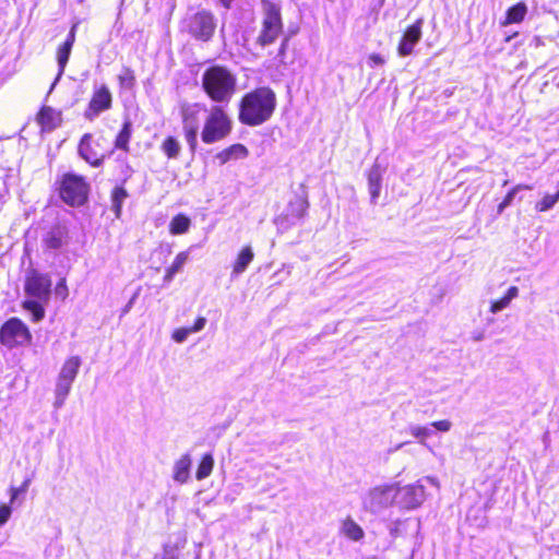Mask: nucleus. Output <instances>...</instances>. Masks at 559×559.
Masks as SVG:
<instances>
[{"label": "nucleus", "mask_w": 559, "mask_h": 559, "mask_svg": "<svg viewBox=\"0 0 559 559\" xmlns=\"http://www.w3.org/2000/svg\"><path fill=\"white\" fill-rule=\"evenodd\" d=\"M216 159H218L221 164H226L227 162H229L231 158L228 148H225L222 152L217 153Z\"/></svg>", "instance_id": "obj_43"}, {"label": "nucleus", "mask_w": 559, "mask_h": 559, "mask_svg": "<svg viewBox=\"0 0 559 559\" xmlns=\"http://www.w3.org/2000/svg\"><path fill=\"white\" fill-rule=\"evenodd\" d=\"M308 201L304 198L296 197L292 200L287 207L286 218L290 224H294L295 221L301 219L307 212Z\"/></svg>", "instance_id": "obj_17"}, {"label": "nucleus", "mask_w": 559, "mask_h": 559, "mask_svg": "<svg viewBox=\"0 0 559 559\" xmlns=\"http://www.w3.org/2000/svg\"><path fill=\"white\" fill-rule=\"evenodd\" d=\"M75 28H76V25H73L69 35H68V38L64 43H70V47L73 46V43L75 40Z\"/></svg>", "instance_id": "obj_44"}, {"label": "nucleus", "mask_w": 559, "mask_h": 559, "mask_svg": "<svg viewBox=\"0 0 559 559\" xmlns=\"http://www.w3.org/2000/svg\"><path fill=\"white\" fill-rule=\"evenodd\" d=\"M189 227L190 219L183 214L176 215L169 224V230L173 235L185 234L188 231Z\"/></svg>", "instance_id": "obj_27"}, {"label": "nucleus", "mask_w": 559, "mask_h": 559, "mask_svg": "<svg viewBox=\"0 0 559 559\" xmlns=\"http://www.w3.org/2000/svg\"><path fill=\"white\" fill-rule=\"evenodd\" d=\"M368 62L370 67H377L383 64L384 59L378 53H372L369 56Z\"/></svg>", "instance_id": "obj_42"}, {"label": "nucleus", "mask_w": 559, "mask_h": 559, "mask_svg": "<svg viewBox=\"0 0 559 559\" xmlns=\"http://www.w3.org/2000/svg\"><path fill=\"white\" fill-rule=\"evenodd\" d=\"M106 139L99 136L94 139L91 133H85L79 143L78 152L80 157L87 162L93 167H99L107 155L112 154V151L107 152L104 147Z\"/></svg>", "instance_id": "obj_7"}, {"label": "nucleus", "mask_w": 559, "mask_h": 559, "mask_svg": "<svg viewBox=\"0 0 559 559\" xmlns=\"http://www.w3.org/2000/svg\"><path fill=\"white\" fill-rule=\"evenodd\" d=\"M402 525V522L397 521L393 523L391 527V535L396 536L400 533V526Z\"/></svg>", "instance_id": "obj_46"}, {"label": "nucleus", "mask_w": 559, "mask_h": 559, "mask_svg": "<svg viewBox=\"0 0 559 559\" xmlns=\"http://www.w3.org/2000/svg\"><path fill=\"white\" fill-rule=\"evenodd\" d=\"M382 173L380 166L374 164L368 173V189L370 193V202L377 203L381 192Z\"/></svg>", "instance_id": "obj_16"}, {"label": "nucleus", "mask_w": 559, "mask_h": 559, "mask_svg": "<svg viewBox=\"0 0 559 559\" xmlns=\"http://www.w3.org/2000/svg\"><path fill=\"white\" fill-rule=\"evenodd\" d=\"M407 431L413 436L420 444L427 445V439L431 436L432 430L428 426H420L412 424L407 427Z\"/></svg>", "instance_id": "obj_26"}, {"label": "nucleus", "mask_w": 559, "mask_h": 559, "mask_svg": "<svg viewBox=\"0 0 559 559\" xmlns=\"http://www.w3.org/2000/svg\"><path fill=\"white\" fill-rule=\"evenodd\" d=\"M395 503L406 510L418 508L426 499L425 487L420 481L399 487L395 484Z\"/></svg>", "instance_id": "obj_11"}, {"label": "nucleus", "mask_w": 559, "mask_h": 559, "mask_svg": "<svg viewBox=\"0 0 559 559\" xmlns=\"http://www.w3.org/2000/svg\"><path fill=\"white\" fill-rule=\"evenodd\" d=\"M160 148L168 158L175 159L180 154L181 145L180 142L175 136H167L163 141Z\"/></svg>", "instance_id": "obj_24"}, {"label": "nucleus", "mask_w": 559, "mask_h": 559, "mask_svg": "<svg viewBox=\"0 0 559 559\" xmlns=\"http://www.w3.org/2000/svg\"><path fill=\"white\" fill-rule=\"evenodd\" d=\"M24 308L32 313L35 322L40 321L45 316V310L37 300H26Z\"/></svg>", "instance_id": "obj_33"}, {"label": "nucleus", "mask_w": 559, "mask_h": 559, "mask_svg": "<svg viewBox=\"0 0 559 559\" xmlns=\"http://www.w3.org/2000/svg\"><path fill=\"white\" fill-rule=\"evenodd\" d=\"M254 258V253L252 251V248L250 246H246L241 249V251L238 253L236 261L233 265V276H238L242 274L248 265L252 262Z\"/></svg>", "instance_id": "obj_19"}, {"label": "nucleus", "mask_w": 559, "mask_h": 559, "mask_svg": "<svg viewBox=\"0 0 559 559\" xmlns=\"http://www.w3.org/2000/svg\"><path fill=\"white\" fill-rule=\"evenodd\" d=\"M532 187L528 186V185H516L514 186L508 193L507 195L504 197L503 201L497 206V212L498 214H502L504 209L510 206L511 203L513 202L516 193L521 190H531Z\"/></svg>", "instance_id": "obj_30"}, {"label": "nucleus", "mask_w": 559, "mask_h": 559, "mask_svg": "<svg viewBox=\"0 0 559 559\" xmlns=\"http://www.w3.org/2000/svg\"><path fill=\"white\" fill-rule=\"evenodd\" d=\"M190 334L189 328H180L173 332L171 337L176 343H183Z\"/></svg>", "instance_id": "obj_38"}, {"label": "nucleus", "mask_w": 559, "mask_h": 559, "mask_svg": "<svg viewBox=\"0 0 559 559\" xmlns=\"http://www.w3.org/2000/svg\"><path fill=\"white\" fill-rule=\"evenodd\" d=\"M72 47H70V43H63L57 51V60L59 64V76L63 73L66 64L69 60L70 52Z\"/></svg>", "instance_id": "obj_32"}, {"label": "nucleus", "mask_w": 559, "mask_h": 559, "mask_svg": "<svg viewBox=\"0 0 559 559\" xmlns=\"http://www.w3.org/2000/svg\"><path fill=\"white\" fill-rule=\"evenodd\" d=\"M264 14L263 27L258 37V43L263 47L274 43L282 32L280 8L267 2L264 4Z\"/></svg>", "instance_id": "obj_9"}, {"label": "nucleus", "mask_w": 559, "mask_h": 559, "mask_svg": "<svg viewBox=\"0 0 559 559\" xmlns=\"http://www.w3.org/2000/svg\"><path fill=\"white\" fill-rule=\"evenodd\" d=\"M111 106V94L107 86L103 85L96 90L90 102L88 109L85 111V117L93 120L102 111L109 109Z\"/></svg>", "instance_id": "obj_12"}, {"label": "nucleus", "mask_w": 559, "mask_h": 559, "mask_svg": "<svg viewBox=\"0 0 559 559\" xmlns=\"http://www.w3.org/2000/svg\"><path fill=\"white\" fill-rule=\"evenodd\" d=\"M119 83L124 88H132L135 83V76L131 69L123 68L118 76Z\"/></svg>", "instance_id": "obj_34"}, {"label": "nucleus", "mask_w": 559, "mask_h": 559, "mask_svg": "<svg viewBox=\"0 0 559 559\" xmlns=\"http://www.w3.org/2000/svg\"><path fill=\"white\" fill-rule=\"evenodd\" d=\"M189 257L190 250L181 251L175 257L171 265L166 270V273L164 275V282L166 284L170 283L174 276L182 271L185 264L189 260Z\"/></svg>", "instance_id": "obj_22"}, {"label": "nucleus", "mask_w": 559, "mask_h": 559, "mask_svg": "<svg viewBox=\"0 0 559 559\" xmlns=\"http://www.w3.org/2000/svg\"><path fill=\"white\" fill-rule=\"evenodd\" d=\"M29 484H31V479L27 478L23 481V484L20 487H11L10 488V502L14 503L17 500L20 495H24L27 491Z\"/></svg>", "instance_id": "obj_36"}, {"label": "nucleus", "mask_w": 559, "mask_h": 559, "mask_svg": "<svg viewBox=\"0 0 559 559\" xmlns=\"http://www.w3.org/2000/svg\"><path fill=\"white\" fill-rule=\"evenodd\" d=\"M236 75L226 67L212 66L202 74V88L218 104H228L236 92Z\"/></svg>", "instance_id": "obj_3"}, {"label": "nucleus", "mask_w": 559, "mask_h": 559, "mask_svg": "<svg viewBox=\"0 0 559 559\" xmlns=\"http://www.w3.org/2000/svg\"><path fill=\"white\" fill-rule=\"evenodd\" d=\"M88 185L82 176L66 174L60 185L61 199L72 205H81L87 198Z\"/></svg>", "instance_id": "obj_6"}, {"label": "nucleus", "mask_w": 559, "mask_h": 559, "mask_svg": "<svg viewBox=\"0 0 559 559\" xmlns=\"http://www.w3.org/2000/svg\"><path fill=\"white\" fill-rule=\"evenodd\" d=\"M559 201V190L555 194H545L544 198L535 204L537 212H547L551 210Z\"/></svg>", "instance_id": "obj_31"}, {"label": "nucleus", "mask_w": 559, "mask_h": 559, "mask_svg": "<svg viewBox=\"0 0 559 559\" xmlns=\"http://www.w3.org/2000/svg\"><path fill=\"white\" fill-rule=\"evenodd\" d=\"M215 28V17L210 11L202 10L187 19V29L189 34L198 40H210Z\"/></svg>", "instance_id": "obj_8"}, {"label": "nucleus", "mask_w": 559, "mask_h": 559, "mask_svg": "<svg viewBox=\"0 0 559 559\" xmlns=\"http://www.w3.org/2000/svg\"><path fill=\"white\" fill-rule=\"evenodd\" d=\"M192 460L190 454L181 455L175 463L173 467V478L176 483L186 484L190 477V468H191Z\"/></svg>", "instance_id": "obj_15"}, {"label": "nucleus", "mask_w": 559, "mask_h": 559, "mask_svg": "<svg viewBox=\"0 0 559 559\" xmlns=\"http://www.w3.org/2000/svg\"><path fill=\"white\" fill-rule=\"evenodd\" d=\"M213 466H214V459H213L212 454H210V453L205 454L202 457V460L198 466V469L195 473L197 479L202 480V479L209 477L213 471Z\"/></svg>", "instance_id": "obj_28"}, {"label": "nucleus", "mask_w": 559, "mask_h": 559, "mask_svg": "<svg viewBox=\"0 0 559 559\" xmlns=\"http://www.w3.org/2000/svg\"><path fill=\"white\" fill-rule=\"evenodd\" d=\"M136 296H138V294H134V295H133V297H132V298L129 300V302L126 305V307H124V308H123V310H122V313H123V314L128 313V312L131 310V308H132V306H133V304H134V300L136 299Z\"/></svg>", "instance_id": "obj_45"}, {"label": "nucleus", "mask_w": 559, "mask_h": 559, "mask_svg": "<svg viewBox=\"0 0 559 559\" xmlns=\"http://www.w3.org/2000/svg\"><path fill=\"white\" fill-rule=\"evenodd\" d=\"M430 427H433L435 429L442 431V432H448L452 427V423L448 419H442V420H438V421H432L430 424Z\"/></svg>", "instance_id": "obj_40"}, {"label": "nucleus", "mask_w": 559, "mask_h": 559, "mask_svg": "<svg viewBox=\"0 0 559 559\" xmlns=\"http://www.w3.org/2000/svg\"><path fill=\"white\" fill-rule=\"evenodd\" d=\"M12 509L8 504L0 506V527L3 526L10 519Z\"/></svg>", "instance_id": "obj_39"}, {"label": "nucleus", "mask_w": 559, "mask_h": 559, "mask_svg": "<svg viewBox=\"0 0 559 559\" xmlns=\"http://www.w3.org/2000/svg\"><path fill=\"white\" fill-rule=\"evenodd\" d=\"M131 134H132V123H131V121L126 120L123 122V126H122L120 132L116 136L115 147L119 148V150H122L124 152H128L129 151V141L131 139Z\"/></svg>", "instance_id": "obj_23"}, {"label": "nucleus", "mask_w": 559, "mask_h": 559, "mask_svg": "<svg viewBox=\"0 0 559 559\" xmlns=\"http://www.w3.org/2000/svg\"><path fill=\"white\" fill-rule=\"evenodd\" d=\"M82 360L79 356H71L63 362L55 388V408L63 406L67 396L71 391L72 383L74 382Z\"/></svg>", "instance_id": "obj_4"}, {"label": "nucleus", "mask_w": 559, "mask_h": 559, "mask_svg": "<svg viewBox=\"0 0 559 559\" xmlns=\"http://www.w3.org/2000/svg\"><path fill=\"white\" fill-rule=\"evenodd\" d=\"M519 293L520 290L516 286L509 287L507 293L500 299L491 301L489 311L492 314H496L507 309L511 305L512 300L519 297Z\"/></svg>", "instance_id": "obj_20"}, {"label": "nucleus", "mask_w": 559, "mask_h": 559, "mask_svg": "<svg viewBox=\"0 0 559 559\" xmlns=\"http://www.w3.org/2000/svg\"><path fill=\"white\" fill-rule=\"evenodd\" d=\"M276 107V95L270 87H259L247 93L240 103L239 120L248 126L267 121Z\"/></svg>", "instance_id": "obj_2"}, {"label": "nucleus", "mask_w": 559, "mask_h": 559, "mask_svg": "<svg viewBox=\"0 0 559 559\" xmlns=\"http://www.w3.org/2000/svg\"><path fill=\"white\" fill-rule=\"evenodd\" d=\"M474 340L475 341H481L483 340V334L481 333L476 334V336H474Z\"/></svg>", "instance_id": "obj_50"}, {"label": "nucleus", "mask_w": 559, "mask_h": 559, "mask_svg": "<svg viewBox=\"0 0 559 559\" xmlns=\"http://www.w3.org/2000/svg\"><path fill=\"white\" fill-rule=\"evenodd\" d=\"M395 484L376 486L362 497V509L372 514H379L395 503Z\"/></svg>", "instance_id": "obj_5"}, {"label": "nucleus", "mask_w": 559, "mask_h": 559, "mask_svg": "<svg viewBox=\"0 0 559 559\" xmlns=\"http://www.w3.org/2000/svg\"><path fill=\"white\" fill-rule=\"evenodd\" d=\"M425 480L428 481L429 484L436 486V487H439V481L436 477H432V476H427L425 477Z\"/></svg>", "instance_id": "obj_47"}, {"label": "nucleus", "mask_w": 559, "mask_h": 559, "mask_svg": "<svg viewBox=\"0 0 559 559\" xmlns=\"http://www.w3.org/2000/svg\"><path fill=\"white\" fill-rule=\"evenodd\" d=\"M227 148L231 159L246 158L249 154L248 148L240 143L233 144Z\"/></svg>", "instance_id": "obj_35"}, {"label": "nucleus", "mask_w": 559, "mask_h": 559, "mask_svg": "<svg viewBox=\"0 0 559 559\" xmlns=\"http://www.w3.org/2000/svg\"><path fill=\"white\" fill-rule=\"evenodd\" d=\"M38 122L45 130H52L61 122V117L58 111L50 107H44L38 115Z\"/></svg>", "instance_id": "obj_21"}, {"label": "nucleus", "mask_w": 559, "mask_h": 559, "mask_svg": "<svg viewBox=\"0 0 559 559\" xmlns=\"http://www.w3.org/2000/svg\"><path fill=\"white\" fill-rule=\"evenodd\" d=\"M527 12L526 5L522 2L511 7L507 12L506 24L519 23L523 21Z\"/></svg>", "instance_id": "obj_29"}, {"label": "nucleus", "mask_w": 559, "mask_h": 559, "mask_svg": "<svg viewBox=\"0 0 559 559\" xmlns=\"http://www.w3.org/2000/svg\"><path fill=\"white\" fill-rule=\"evenodd\" d=\"M127 198V191L123 188H115L112 191V202L117 214H119L121 204Z\"/></svg>", "instance_id": "obj_37"}, {"label": "nucleus", "mask_w": 559, "mask_h": 559, "mask_svg": "<svg viewBox=\"0 0 559 559\" xmlns=\"http://www.w3.org/2000/svg\"><path fill=\"white\" fill-rule=\"evenodd\" d=\"M205 324H206V319L203 317H200L197 319L193 326L189 328V331H191V333L200 332L201 330L204 329Z\"/></svg>", "instance_id": "obj_41"}, {"label": "nucleus", "mask_w": 559, "mask_h": 559, "mask_svg": "<svg viewBox=\"0 0 559 559\" xmlns=\"http://www.w3.org/2000/svg\"><path fill=\"white\" fill-rule=\"evenodd\" d=\"M407 443H408V442H402V443H399V444L394 448V450H395V451H397V450L402 449L404 445H406Z\"/></svg>", "instance_id": "obj_49"}, {"label": "nucleus", "mask_w": 559, "mask_h": 559, "mask_svg": "<svg viewBox=\"0 0 559 559\" xmlns=\"http://www.w3.org/2000/svg\"><path fill=\"white\" fill-rule=\"evenodd\" d=\"M182 130L186 142L192 153L198 147V134L201 128V140L213 144L226 139L233 130V120L222 105L207 107L202 103L181 106Z\"/></svg>", "instance_id": "obj_1"}, {"label": "nucleus", "mask_w": 559, "mask_h": 559, "mask_svg": "<svg viewBox=\"0 0 559 559\" xmlns=\"http://www.w3.org/2000/svg\"><path fill=\"white\" fill-rule=\"evenodd\" d=\"M67 241V229L61 226L52 227L44 238V242L49 249H59Z\"/></svg>", "instance_id": "obj_18"}, {"label": "nucleus", "mask_w": 559, "mask_h": 559, "mask_svg": "<svg viewBox=\"0 0 559 559\" xmlns=\"http://www.w3.org/2000/svg\"><path fill=\"white\" fill-rule=\"evenodd\" d=\"M225 8H229L234 0H219Z\"/></svg>", "instance_id": "obj_48"}, {"label": "nucleus", "mask_w": 559, "mask_h": 559, "mask_svg": "<svg viewBox=\"0 0 559 559\" xmlns=\"http://www.w3.org/2000/svg\"><path fill=\"white\" fill-rule=\"evenodd\" d=\"M342 532L346 537L355 542L360 540L364 537L362 528L352 519H347L343 522Z\"/></svg>", "instance_id": "obj_25"}, {"label": "nucleus", "mask_w": 559, "mask_h": 559, "mask_svg": "<svg viewBox=\"0 0 559 559\" xmlns=\"http://www.w3.org/2000/svg\"><path fill=\"white\" fill-rule=\"evenodd\" d=\"M51 283L48 277L39 274L29 276L26 281L25 289L28 295L45 300L50 293Z\"/></svg>", "instance_id": "obj_14"}, {"label": "nucleus", "mask_w": 559, "mask_h": 559, "mask_svg": "<svg viewBox=\"0 0 559 559\" xmlns=\"http://www.w3.org/2000/svg\"><path fill=\"white\" fill-rule=\"evenodd\" d=\"M31 341V334L26 325L19 319L8 320L0 330V342L9 347L24 345Z\"/></svg>", "instance_id": "obj_10"}, {"label": "nucleus", "mask_w": 559, "mask_h": 559, "mask_svg": "<svg viewBox=\"0 0 559 559\" xmlns=\"http://www.w3.org/2000/svg\"><path fill=\"white\" fill-rule=\"evenodd\" d=\"M421 26L423 20H418L405 31L397 47L400 56L405 57L413 52L415 45L421 38Z\"/></svg>", "instance_id": "obj_13"}]
</instances>
